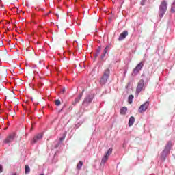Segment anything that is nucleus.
<instances>
[{"label":"nucleus","instance_id":"nucleus-1","mask_svg":"<svg viewBox=\"0 0 175 175\" xmlns=\"http://www.w3.org/2000/svg\"><path fill=\"white\" fill-rule=\"evenodd\" d=\"M166 10H167V2H166V1H163L159 6V17L162 18L165 16Z\"/></svg>","mask_w":175,"mask_h":175},{"label":"nucleus","instance_id":"nucleus-2","mask_svg":"<svg viewBox=\"0 0 175 175\" xmlns=\"http://www.w3.org/2000/svg\"><path fill=\"white\" fill-rule=\"evenodd\" d=\"M109 76H110V70L109 68H107L104 71L103 77L100 80V84H102V85H105V84L107 83V80L109 79Z\"/></svg>","mask_w":175,"mask_h":175},{"label":"nucleus","instance_id":"nucleus-3","mask_svg":"<svg viewBox=\"0 0 175 175\" xmlns=\"http://www.w3.org/2000/svg\"><path fill=\"white\" fill-rule=\"evenodd\" d=\"M16 136H17V133L15 132L10 133L7 137L3 141L4 144H9V143H12L16 139Z\"/></svg>","mask_w":175,"mask_h":175},{"label":"nucleus","instance_id":"nucleus-4","mask_svg":"<svg viewBox=\"0 0 175 175\" xmlns=\"http://www.w3.org/2000/svg\"><path fill=\"white\" fill-rule=\"evenodd\" d=\"M149 106H150V102L149 101L145 102L144 104H142L139 107L138 109L139 113H144V111H146V110L148 109Z\"/></svg>","mask_w":175,"mask_h":175},{"label":"nucleus","instance_id":"nucleus-5","mask_svg":"<svg viewBox=\"0 0 175 175\" xmlns=\"http://www.w3.org/2000/svg\"><path fill=\"white\" fill-rule=\"evenodd\" d=\"M144 87V80L141 79L138 82L137 86L136 88L137 94H140V92H142V91H143Z\"/></svg>","mask_w":175,"mask_h":175},{"label":"nucleus","instance_id":"nucleus-6","mask_svg":"<svg viewBox=\"0 0 175 175\" xmlns=\"http://www.w3.org/2000/svg\"><path fill=\"white\" fill-rule=\"evenodd\" d=\"M144 66V62H141L138 64L136 67L133 69V73L137 75L140 70H142V68Z\"/></svg>","mask_w":175,"mask_h":175},{"label":"nucleus","instance_id":"nucleus-7","mask_svg":"<svg viewBox=\"0 0 175 175\" xmlns=\"http://www.w3.org/2000/svg\"><path fill=\"white\" fill-rule=\"evenodd\" d=\"M43 137V133H40L39 134H37L36 136H34L33 139L31 141V144H35L36 143H38L39 140H40Z\"/></svg>","mask_w":175,"mask_h":175},{"label":"nucleus","instance_id":"nucleus-8","mask_svg":"<svg viewBox=\"0 0 175 175\" xmlns=\"http://www.w3.org/2000/svg\"><path fill=\"white\" fill-rule=\"evenodd\" d=\"M173 146V144L170 141L167 142V145L165 147L164 150L163 151V154H169L170 152V148H172V146Z\"/></svg>","mask_w":175,"mask_h":175},{"label":"nucleus","instance_id":"nucleus-9","mask_svg":"<svg viewBox=\"0 0 175 175\" xmlns=\"http://www.w3.org/2000/svg\"><path fill=\"white\" fill-rule=\"evenodd\" d=\"M81 98H83V92L82 93H81L78 97H77L74 101H72V106H76V105H77V103H79V102H80V100H81Z\"/></svg>","mask_w":175,"mask_h":175},{"label":"nucleus","instance_id":"nucleus-10","mask_svg":"<svg viewBox=\"0 0 175 175\" xmlns=\"http://www.w3.org/2000/svg\"><path fill=\"white\" fill-rule=\"evenodd\" d=\"M128 36V31H124L122 33H120L118 38V41L121 42V40H124L125 38Z\"/></svg>","mask_w":175,"mask_h":175},{"label":"nucleus","instance_id":"nucleus-11","mask_svg":"<svg viewBox=\"0 0 175 175\" xmlns=\"http://www.w3.org/2000/svg\"><path fill=\"white\" fill-rule=\"evenodd\" d=\"M92 102V97L91 96H88L83 102V105H90Z\"/></svg>","mask_w":175,"mask_h":175},{"label":"nucleus","instance_id":"nucleus-12","mask_svg":"<svg viewBox=\"0 0 175 175\" xmlns=\"http://www.w3.org/2000/svg\"><path fill=\"white\" fill-rule=\"evenodd\" d=\"M0 75H1V76H6V75H8V69L5 67L0 68Z\"/></svg>","mask_w":175,"mask_h":175},{"label":"nucleus","instance_id":"nucleus-13","mask_svg":"<svg viewBox=\"0 0 175 175\" xmlns=\"http://www.w3.org/2000/svg\"><path fill=\"white\" fill-rule=\"evenodd\" d=\"M109 49H110V46H107L103 52V54L101 55V58H105V57L106 56V54L107 53V51H109Z\"/></svg>","mask_w":175,"mask_h":175},{"label":"nucleus","instance_id":"nucleus-14","mask_svg":"<svg viewBox=\"0 0 175 175\" xmlns=\"http://www.w3.org/2000/svg\"><path fill=\"white\" fill-rule=\"evenodd\" d=\"M126 111H128V108H126V107H123L120 111V114H122V116H125V114H126Z\"/></svg>","mask_w":175,"mask_h":175},{"label":"nucleus","instance_id":"nucleus-15","mask_svg":"<svg viewBox=\"0 0 175 175\" xmlns=\"http://www.w3.org/2000/svg\"><path fill=\"white\" fill-rule=\"evenodd\" d=\"M135 124V117L131 116L129 120V126H132Z\"/></svg>","mask_w":175,"mask_h":175},{"label":"nucleus","instance_id":"nucleus-16","mask_svg":"<svg viewBox=\"0 0 175 175\" xmlns=\"http://www.w3.org/2000/svg\"><path fill=\"white\" fill-rule=\"evenodd\" d=\"M108 159H109V157L107 156H104L101 160L100 165H105V163L107 162Z\"/></svg>","mask_w":175,"mask_h":175},{"label":"nucleus","instance_id":"nucleus-17","mask_svg":"<svg viewBox=\"0 0 175 175\" xmlns=\"http://www.w3.org/2000/svg\"><path fill=\"white\" fill-rule=\"evenodd\" d=\"M112 153H113V148H109L107 152H106L105 156L109 158V157H110V155H111Z\"/></svg>","mask_w":175,"mask_h":175},{"label":"nucleus","instance_id":"nucleus-18","mask_svg":"<svg viewBox=\"0 0 175 175\" xmlns=\"http://www.w3.org/2000/svg\"><path fill=\"white\" fill-rule=\"evenodd\" d=\"M31 172V168L29 167V165H25V174H28Z\"/></svg>","mask_w":175,"mask_h":175},{"label":"nucleus","instance_id":"nucleus-19","mask_svg":"<svg viewBox=\"0 0 175 175\" xmlns=\"http://www.w3.org/2000/svg\"><path fill=\"white\" fill-rule=\"evenodd\" d=\"M133 98H135V96L132 94L129 96L128 102L130 105L132 104V100H133Z\"/></svg>","mask_w":175,"mask_h":175},{"label":"nucleus","instance_id":"nucleus-20","mask_svg":"<svg viewBox=\"0 0 175 175\" xmlns=\"http://www.w3.org/2000/svg\"><path fill=\"white\" fill-rule=\"evenodd\" d=\"M82 166H83V161H80L78 163V164L77 165V169L78 170H80V169H81Z\"/></svg>","mask_w":175,"mask_h":175},{"label":"nucleus","instance_id":"nucleus-21","mask_svg":"<svg viewBox=\"0 0 175 175\" xmlns=\"http://www.w3.org/2000/svg\"><path fill=\"white\" fill-rule=\"evenodd\" d=\"M171 12L172 13H175V0L173 2L172 5V7H171Z\"/></svg>","mask_w":175,"mask_h":175},{"label":"nucleus","instance_id":"nucleus-22","mask_svg":"<svg viewBox=\"0 0 175 175\" xmlns=\"http://www.w3.org/2000/svg\"><path fill=\"white\" fill-rule=\"evenodd\" d=\"M100 50H101V48L100 46L98 47V49H97L96 52V54H95V58H96V57H98V55H99L100 53Z\"/></svg>","mask_w":175,"mask_h":175},{"label":"nucleus","instance_id":"nucleus-23","mask_svg":"<svg viewBox=\"0 0 175 175\" xmlns=\"http://www.w3.org/2000/svg\"><path fill=\"white\" fill-rule=\"evenodd\" d=\"M55 105L56 106H61V100H59V99L55 100Z\"/></svg>","mask_w":175,"mask_h":175},{"label":"nucleus","instance_id":"nucleus-24","mask_svg":"<svg viewBox=\"0 0 175 175\" xmlns=\"http://www.w3.org/2000/svg\"><path fill=\"white\" fill-rule=\"evenodd\" d=\"M2 172H3V168L2 165H0V173H2Z\"/></svg>","mask_w":175,"mask_h":175},{"label":"nucleus","instance_id":"nucleus-25","mask_svg":"<svg viewBox=\"0 0 175 175\" xmlns=\"http://www.w3.org/2000/svg\"><path fill=\"white\" fill-rule=\"evenodd\" d=\"M65 91H66L65 88L62 89V94H65Z\"/></svg>","mask_w":175,"mask_h":175},{"label":"nucleus","instance_id":"nucleus-26","mask_svg":"<svg viewBox=\"0 0 175 175\" xmlns=\"http://www.w3.org/2000/svg\"><path fill=\"white\" fill-rule=\"evenodd\" d=\"M72 109H73V107H69V108H68L69 110H72Z\"/></svg>","mask_w":175,"mask_h":175},{"label":"nucleus","instance_id":"nucleus-27","mask_svg":"<svg viewBox=\"0 0 175 175\" xmlns=\"http://www.w3.org/2000/svg\"><path fill=\"white\" fill-rule=\"evenodd\" d=\"M51 12H49L48 14H45V16H49Z\"/></svg>","mask_w":175,"mask_h":175},{"label":"nucleus","instance_id":"nucleus-28","mask_svg":"<svg viewBox=\"0 0 175 175\" xmlns=\"http://www.w3.org/2000/svg\"><path fill=\"white\" fill-rule=\"evenodd\" d=\"M64 140V138H60V141L62 142Z\"/></svg>","mask_w":175,"mask_h":175},{"label":"nucleus","instance_id":"nucleus-29","mask_svg":"<svg viewBox=\"0 0 175 175\" xmlns=\"http://www.w3.org/2000/svg\"><path fill=\"white\" fill-rule=\"evenodd\" d=\"M124 75H126V70L124 71Z\"/></svg>","mask_w":175,"mask_h":175},{"label":"nucleus","instance_id":"nucleus-30","mask_svg":"<svg viewBox=\"0 0 175 175\" xmlns=\"http://www.w3.org/2000/svg\"><path fill=\"white\" fill-rule=\"evenodd\" d=\"M12 175H16V174H12Z\"/></svg>","mask_w":175,"mask_h":175},{"label":"nucleus","instance_id":"nucleus-31","mask_svg":"<svg viewBox=\"0 0 175 175\" xmlns=\"http://www.w3.org/2000/svg\"><path fill=\"white\" fill-rule=\"evenodd\" d=\"M37 44H39V42H38Z\"/></svg>","mask_w":175,"mask_h":175}]
</instances>
